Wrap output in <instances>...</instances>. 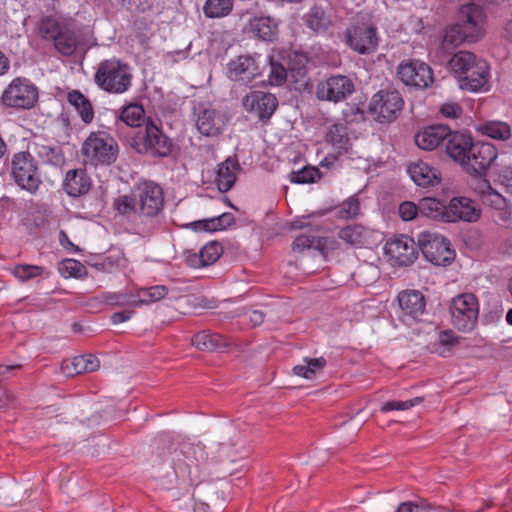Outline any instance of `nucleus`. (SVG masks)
Listing matches in <instances>:
<instances>
[{"label": "nucleus", "mask_w": 512, "mask_h": 512, "mask_svg": "<svg viewBox=\"0 0 512 512\" xmlns=\"http://www.w3.org/2000/svg\"><path fill=\"white\" fill-rule=\"evenodd\" d=\"M15 183L23 190L34 194L42 183L37 164L29 152H19L13 156L11 163Z\"/></svg>", "instance_id": "nucleus-7"}, {"label": "nucleus", "mask_w": 512, "mask_h": 512, "mask_svg": "<svg viewBox=\"0 0 512 512\" xmlns=\"http://www.w3.org/2000/svg\"><path fill=\"white\" fill-rule=\"evenodd\" d=\"M121 5L132 12L145 11L149 7L148 0H118Z\"/></svg>", "instance_id": "nucleus-60"}, {"label": "nucleus", "mask_w": 512, "mask_h": 512, "mask_svg": "<svg viewBox=\"0 0 512 512\" xmlns=\"http://www.w3.org/2000/svg\"><path fill=\"white\" fill-rule=\"evenodd\" d=\"M103 302L113 306H132L137 307L136 295L132 292H106L101 296Z\"/></svg>", "instance_id": "nucleus-49"}, {"label": "nucleus", "mask_w": 512, "mask_h": 512, "mask_svg": "<svg viewBox=\"0 0 512 512\" xmlns=\"http://www.w3.org/2000/svg\"><path fill=\"white\" fill-rule=\"evenodd\" d=\"M450 128L446 125L438 124L423 128L415 135L416 145L422 149L431 151L437 148L442 142H446L449 136Z\"/></svg>", "instance_id": "nucleus-26"}, {"label": "nucleus", "mask_w": 512, "mask_h": 512, "mask_svg": "<svg viewBox=\"0 0 512 512\" xmlns=\"http://www.w3.org/2000/svg\"><path fill=\"white\" fill-rule=\"evenodd\" d=\"M354 90V83L349 77L335 75L318 84L316 96L319 100L337 103L344 101Z\"/></svg>", "instance_id": "nucleus-16"}, {"label": "nucleus", "mask_w": 512, "mask_h": 512, "mask_svg": "<svg viewBox=\"0 0 512 512\" xmlns=\"http://www.w3.org/2000/svg\"><path fill=\"white\" fill-rule=\"evenodd\" d=\"M398 212L402 220L411 221L420 215L419 204L416 205L413 202L405 201L400 204Z\"/></svg>", "instance_id": "nucleus-59"}, {"label": "nucleus", "mask_w": 512, "mask_h": 512, "mask_svg": "<svg viewBox=\"0 0 512 512\" xmlns=\"http://www.w3.org/2000/svg\"><path fill=\"white\" fill-rule=\"evenodd\" d=\"M168 288L164 285H156L147 288H140L136 292L137 307L143 304H151L164 298Z\"/></svg>", "instance_id": "nucleus-44"}, {"label": "nucleus", "mask_w": 512, "mask_h": 512, "mask_svg": "<svg viewBox=\"0 0 512 512\" xmlns=\"http://www.w3.org/2000/svg\"><path fill=\"white\" fill-rule=\"evenodd\" d=\"M320 178V172L315 167H304L301 170L293 171L290 174V179L294 183L305 184L313 183Z\"/></svg>", "instance_id": "nucleus-53"}, {"label": "nucleus", "mask_w": 512, "mask_h": 512, "mask_svg": "<svg viewBox=\"0 0 512 512\" xmlns=\"http://www.w3.org/2000/svg\"><path fill=\"white\" fill-rule=\"evenodd\" d=\"M42 271L43 268L40 266L22 264L14 268V275L22 281H27L40 275Z\"/></svg>", "instance_id": "nucleus-57"}, {"label": "nucleus", "mask_w": 512, "mask_h": 512, "mask_svg": "<svg viewBox=\"0 0 512 512\" xmlns=\"http://www.w3.org/2000/svg\"><path fill=\"white\" fill-rule=\"evenodd\" d=\"M133 311H120L115 312L111 316V321L113 324H119L125 322L131 318Z\"/></svg>", "instance_id": "nucleus-63"}, {"label": "nucleus", "mask_w": 512, "mask_h": 512, "mask_svg": "<svg viewBox=\"0 0 512 512\" xmlns=\"http://www.w3.org/2000/svg\"><path fill=\"white\" fill-rule=\"evenodd\" d=\"M474 144L473 138L464 133L451 132L445 142V151L447 155L455 162L463 166L467 161L470 149Z\"/></svg>", "instance_id": "nucleus-25"}, {"label": "nucleus", "mask_w": 512, "mask_h": 512, "mask_svg": "<svg viewBox=\"0 0 512 512\" xmlns=\"http://www.w3.org/2000/svg\"><path fill=\"white\" fill-rule=\"evenodd\" d=\"M452 325L462 332L473 330L477 324L479 303L472 293H463L451 300L449 306Z\"/></svg>", "instance_id": "nucleus-6"}, {"label": "nucleus", "mask_w": 512, "mask_h": 512, "mask_svg": "<svg viewBox=\"0 0 512 512\" xmlns=\"http://www.w3.org/2000/svg\"><path fill=\"white\" fill-rule=\"evenodd\" d=\"M94 82L107 93H125L132 84L130 67L117 58L105 59L97 67Z\"/></svg>", "instance_id": "nucleus-4"}, {"label": "nucleus", "mask_w": 512, "mask_h": 512, "mask_svg": "<svg viewBox=\"0 0 512 512\" xmlns=\"http://www.w3.org/2000/svg\"><path fill=\"white\" fill-rule=\"evenodd\" d=\"M325 139L339 155L347 153L352 145L347 133V128L343 124L331 125L326 133Z\"/></svg>", "instance_id": "nucleus-36"}, {"label": "nucleus", "mask_w": 512, "mask_h": 512, "mask_svg": "<svg viewBox=\"0 0 512 512\" xmlns=\"http://www.w3.org/2000/svg\"><path fill=\"white\" fill-rule=\"evenodd\" d=\"M197 486L193 492L196 512H209L210 508L221 509L225 499L215 484L206 483Z\"/></svg>", "instance_id": "nucleus-21"}, {"label": "nucleus", "mask_w": 512, "mask_h": 512, "mask_svg": "<svg viewBox=\"0 0 512 512\" xmlns=\"http://www.w3.org/2000/svg\"><path fill=\"white\" fill-rule=\"evenodd\" d=\"M38 101V88L28 78L16 77L5 88L1 103L15 109H31Z\"/></svg>", "instance_id": "nucleus-5"}, {"label": "nucleus", "mask_w": 512, "mask_h": 512, "mask_svg": "<svg viewBox=\"0 0 512 512\" xmlns=\"http://www.w3.org/2000/svg\"><path fill=\"white\" fill-rule=\"evenodd\" d=\"M270 74L269 83L271 85H281L287 77L286 68L278 62L274 56H269Z\"/></svg>", "instance_id": "nucleus-55"}, {"label": "nucleus", "mask_w": 512, "mask_h": 512, "mask_svg": "<svg viewBox=\"0 0 512 512\" xmlns=\"http://www.w3.org/2000/svg\"><path fill=\"white\" fill-rule=\"evenodd\" d=\"M226 122L225 114L213 108H200L197 113V129L202 135L207 137L219 135Z\"/></svg>", "instance_id": "nucleus-23"}, {"label": "nucleus", "mask_w": 512, "mask_h": 512, "mask_svg": "<svg viewBox=\"0 0 512 512\" xmlns=\"http://www.w3.org/2000/svg\"><path fill=\"white\" fill-rule=\"evenodd\" d=\"M398 319L411 326L423 320L426 313V298L419 290L406 289L398 293Z\"/></svg>", "instance_id": "nucleus-11"}, {"label": "nucleus", "mask_w": 512, "mask_h": 512, "mask_svg": "<svg viewBox=\"0 0 512 512\" xmlns=\"http://www.w3.org/2000/svg\"><path fill=\"white\" fill-rule=\"evenodd\" d=\"M449 223L459 221L474 223L481 217V209L475 201L468 197H453L448 203Z\"/></svg>", "instance_id": "nucleus-19"}, {"label": "nucleus", "mask_w": 512, "mask_h": 512, "mask_svg": "<svg viewBox=\"0 0 512 512\" xmlns=\"http://www.w3.org/2000/svg\"><path fill=\"white\" fill-rule=\"evenodd\" d=\"M360 202L357 198H349L335 208L336 216L340 219H350L358 215Z\"/></svg>", "instance_id": "nucleus-52"}, {"label": "nucleus", "mask_w": 512, "mask_h": 512, "mask_svg": "<svg viewBox=\"0 0 512 512\" xmlns=\"http://www.w3.org/2000/svg\"><path fill=\"white\" fill-rule=\"evenodd\" d=\"M475 191L480 196L481 201H483V195L486 194L487 191H495V190L490 186V183L487 180L481 179V180H479V182L475 188Z\"/></svg>", "instance_id": "nucleus-64"}, {"label": "nucleus", "mask_w": 512, "mask_h": 512, "mask_svg": "<svg viewBox=\"0 0 512 512\" xmlns=\"http://www.w3.org/2000/svg\"><path fill=\"white\" fill-rule=\"evenodd\" d=\"M327 364L324 357L303 359V364L296 365L293 373L305 379H313L318 373L322 372Z\"/></svg>", "instance_id": "nucleus-39"}, {"label": "nucleus", "mask_w": 512, "mask_h": 512, "mask_svg": "<svg viewBox=\"0 0 512 512\" xmlns=\"http://www.w3.org/2000/svg\"><path fill=\"white\" fill-rule=\"evenodd\" d=\"M80 152L86 165H111L117 159L118 144L108 132L93 131L82 143Z\"/></svg>", "instance_id": "nucleus-3"}, {"label": "nucleus", "mask_w": 512, "mask_h": 512, "mask_svg": "<svg viewBox=\"0 0 512 512\" xmlns=\"http://www.w3.org/2000/svg\"><path fill=\"white\" fill-rule=\"evenodd\" d=\"M137 203L138 227L142 233H152L160 226L164 208L163 189L152 181L138 183L133 189Z\"/></svg>", "instance_id": "nucleus-1"}, {"label": "nucleus", "mask_w": 512, "mask_h": 512, "mask_svg": "<svg viewBox=\"0 0 512 512\" xmlns=\"http://www.w3.org/2000/svg\"><path fill=\"white\" fill-rule=\"evenodd\" d=\"M62 27L63 23L50 16L42 17L37 24L39 36L44 40H52L53 42L59 35Z\"/></svg>", "instance_id": "nucleus-46"}, {"label": "nucleus", "mask_w": 512, "mask_h": 512, "mask_svg": "<svg viewBox=\"0 0 512 512\" xmlns=\"http://www.w3.org/2000/svg\"><path fill=\"white\" fill-rule=\"evenodd\" d=\"M396 74L404 85L418 89L428 88L434 80L431 67L415 59L402 61L397 67Z\"/></svg>", "instance_id": "nucleus-13"}, {"label": "nucleus", "mask_w": 512, "mask_h": 512, "mask_svg": "<svg viewBox=\"0 0 512 512\" xmlns=\"http://www.w3.org/2000/svg\"><path fill=\"white\" fill-rule=\"evenodd\" d=\"M99 367L100 361L93 354L76 356L72 359L62 361L61 364L63 373L68 377L82 373H91L97 371Z\"/></svg>", "instance_id": "nucleus-30"}, {"label": "nucleus", "mask_w": 512, "mask_h": 512, "mask_svg": "<svg viewBox=\"0 0 512 512\" xmlns=\"http://www.w3.org/2000/svg\"><path fill=\"white\" fill-rule=\"evenodd\" d=\"M191 344L202 351L223 350L230 346V342L227 338L207 330L195 334L191 338Z\"/></svg>", "instance_id": "nucleus-33"}, {"label": "nucleus", "mask_w": 512, "mask_h": 512, "mask_svg": "<svg viewBox=\"0 0 512 512\" xmlns=\"http://www.w3.org/2000/svg\"><path fill=\"white\" fill-rule=\"evenodd\" d=\"M303 21L307 27L315 32L324 31L327 28L328 20L322 9L314 7L304 15Z\"/></svg>", "instance_id": "nucleus-50"}, {"label": "nucleus", "mask_w": 512, "mask_h": 512, "mask_svg": "<svg viewBox=\"0 0 512 512\" xmlns=\"http://www.w3.org/2000/svg\"><path fill=\"white\" fill-rule=\"evenodd\" d=\"M248 31L263 41L272 42L278 35V23L270 16L253 17L248 22Z\"/></svg>", "instance_id": "nucleus-32"}, {"label": "nucleus", "mask_w": 512, "mask_h": 512, "mask_svg": "<svg viewBox=\"0 0 512 512\" xmlns=\"http://www.w3.org/2000/svg\"><path fill=\"white\" fill-rule=\"evenodd\" d=\"M223 252L222 246L218 242H209L201 250V257L204 265L208 266L215 263Z\"/></svg>", "instance_id": "nucleus-56"}, {"label": "nucleus", "mask_w": 512, "mask_h": 512, "mask_svg": "<svg viewBox=\"0 0 512 512\" xmlns=\"http://www.w3.org/2000/svg\"><path fill=\"white\" fill-rule=\"evenodd\" d=\"M408 173L415 184L421 187L436 186L441 181L439 170L423 161L411 163Z\"/></svg>", "instance_id": "nucleus-31"}, {"label": "nucleus", "mask_w": 512, "mask_h": 512, "mask_svg": "<svg viewBox=\"0 0 512 512\" xmlns=\"http://www.w3.org/2000/svg\"><path fill=\"white\" fill-rule=\"evenodd\" d=\"M113 208L122 216L131 219L138 226L137 203L133 191L130 195H121L114 199Z\"/></svg>", "instance_id": "nucleus-40"}, {"label": "nucleus", "mask_w": 512, "mask_h": 512, "mask_svg": "<svg viewBox=\"0 0 512 512\" xmlns=\"http://www.w3.org/2000/svg\"><path fill=\"white\" fill-rule=\"evenodd\" d=\"M422 400L423 399L421 397H416L415 399L407 401H388L381 406L380 410L382 412H389L393 410H408L421 403Z\"/></svg>", "instance_id": "nucleus-58"}, {"label": "nucleus", "mask_w": 512, "mask_h": 512, "mask_svg": "<svg viewBox=\"0 0 512 512\" xmlns=\"http://www.w3.org/2000/svg\"><path fill=\"white\" fill-rule=\"evenodd\" d=\"M234 221L235 218L231 213H223L217 217L192 222L189 226L195 231L215 232L233 225Z\"/></svg>", "instance_id": "nucleus-37"}, {"label": "nucleus", "mask_w": 512, "mask_h": 512, "mask_svg": "<svg viewBox=\"0 0 512 512\" xmlns=\"http://www.w3.org/2000/svg\"><path fill=\"white\" fill-rule=\"evenodd\" d=\"M310 248L324 253L327 249V238L301 234L293 241V250L295 251H303Z\"/></svg>", "instance_id": "nucleus-47"}, {"label": "nucleus", "mask_w": 512, "mask_h": 512, "mask_svg": "<svg viewBox=\"0 0 512 512\" xmlns=\"http://www.w3.org/2000/svg\"><path fill=\"white\" fill-rule=\"evenodd\" d=\"M206 460L204 445L182 442L179 449L174 450L173 469L176 477L186 485L200 482Z\"/></svg>", "instance_id": "nucleus-2"}, {"label": "nucleus", "mask_w": 512, "mask_h": 512, "mask_svg": "<svg viewBox=\"0 0 512 512\" xmlns=\"http://www.w3.org/2000/svg\"><path fill=\"white\" fill-rule=\"evenodd\" d=\"M133 141L139 153H150L153 156H167L172 148L171 140L153 123L138 130Z\"/></svg>", "instance_id": "nucleus-9"}, {"label": "nucleus", "mask_w": 512, "mask_h": 512, "mask_svg": "<svg viewBox=\"0 0 512 512\" xmlns=\"http://www.w3.org/2000/svg\"><path fill=\"white\" fill-rule=\"evenodd\" d=\"M440 112L447 118L455 119L462 114V108L455 103H446L441 106Z\"/></svg>", "instance_id": "nucleus-61"}, {"label": "nucleus", "mask_w": 512, "mask_h": 512, "mask_svg": "<svg viewBox=\"0 0 512 512\" xmlns=\"http://www.w3.org/2000/svg\"><path fill=\"white\" fill-rule=\"evenodd\" d=\"M482 203L493 209L492 217L494 222L507 228L512 226V211L510 203L500 193L496 190L487 191L486 194L483 195Z\"/></svg>", "instance_id": "nucleus-24"}, {"label": "nucleus", "mask_w": 512, "mask_h": 512, "mask_svg": "<svg viewBox=\"0 0 512 512\" xmlns=\"http://www.w3.org/2000/svg\"><path fill=\"white\" fill-rule=\"evenodd\" d=\"M488 64L480 59L459 78L460 87L470 91H479L488 81Z\"/></svg>", "instance_id": "nucleus-28"}, {"label": "nucleus", "mask_w": 512, "mask_h": 512, "mask_svg": "<svg viewBox=\"0 0 512 512\" xmlns=\"http://www.w3.org/2000/svg\"><path fill=\"white\" fill-rule=\"evenodd\" d=\"M241 166L236 156L228 157L218 165L215 183L221 192L229 191L235 184Z\"/></svg>", "instance_id": "nucleus-29"}, {"label": "nucleus", "mask_w": 512, "mask_h": 512, "mask_svg": "<svg viewBox=\"0 0 512 512\" xmlns=\"http://www.w3.org/2000/svg\"><path fill=\"white\" fill-rule=\"evenodd\" d=\"M92 181L85 169L67 171L63 181L65 192L72 197L85 195L91 189Z\"/></svg>", "instance_id": "nucleus-27"}, {"label": "nucleus", "mask_w": 512, "mask_h": 512, "mask_svg": "<svg viewBox=\"0 0 512 512\" xmlns=\"http://www.w3.org/2000/svg\"><path fill=\"white\" fill-rule=\"evenodd\" d=\"M67 102L75 109L79 117L85 124H90L94 119V108L89 100L81 91L72 90L67 93Z\"/></svg>", "instance_id": "nucleus-34"}, {"label": "nucleus", "mask_w": 512, "mask_h": 512, "mask_svg": "<svg viewBox=\"0 0 512 512\" xmlns=\"http://www.w3.org/2000/svg\"><path fill=\"white\" fill-rule=\"evenodd\" d=\"M478 130L496 140H507L511 136L510 126L502 121H488L480 125Z\"/></svg>", "instance_id": "nucleus-43"}, {"label": "nucleus", "mask_w": 512, "mask_h": 512, "mask_svg": "<svg viewBox=\"0 0 512 512\" xmlns=\"http://www.w3.org/2000/svg\"><path fill=\"white\" fill-rule=\"evenodd\" d=\"M418 244L407 235H400L388 241L385 245V253L399 266L412 264L418 257Z\"/></svg>", "instance_id": "nucleus-18"}, {"label": "nucleus", "mask_w": 512, "mask_h": 512, "mask_svg": "<svg viewBox=\"0 0 512 512\" xmlns=\"http://www.w3.org/2000/svg\"><path fill=\"white\" fill-rule=\"evenodd\" d=\"M345 42L358 54H372L379 45L377 27L369 23L351 25L345 31Z\"/></svg>", "instance_id": "nucleus-10"}, {"label": "nucleus", "mask_w": 512, "mask_h": 512, "mask_svg": "<svg viewBox=\"0 0 512 512\" xmlns=\"http://www.w3.org/2000/svg\"><path fill=\"white\" fill-rule=\"evenodd\" d=\"M261 75L256 59L249 55H241L228 64V77L237 82L248 84Z\"/></svg>", "instance_id": "nucleus-22"}, {"label": "nucleus", "mask_w": 512, "mask_h": 512, "mask_svg": "<svg viewBox=\"0 0 512 512\" xmlns=\"http://www.w3.org/2000/svg\"><path fill=\"white\" fill-rule=\"evenodd\" d=\"M467 161H464V170L474 176H482L497 157L495 147L490 143L474 142L470 149Z\"/></svg>", "instance_id": "nucleus-17"}, {"label": "nucleus", "mask_w": 512, "mask_h": 512, "mask_svg": "<svg viewBox=\"0 0 512 512\" xmlns=\"http://www.w3.org/2000/svg\"><path fill=\"white\" fill-rule=\"evenodd\" d=\"M243 106L249 112H254L259 119H270L278 106L277 98L263 91H253L243 98Z\"/></svg>", "instance_id": "nucleus-20"}, {"label": "nucleus", "mask_w": 512, "mask_h": 512, "mask_svg": "<svg viewBox=\"0 0 512 512\" xmlns=\"http://www.w3.org/2000/svg\"><path fill=\"white\" fill-rule=\"evenodd\" d=\"M404 101L397 90L383 89L373 95L369 110L380 122L394 121L403 108Z\"/></svg>", "instance_id": "nucleus-12"}, {"label": "nucleus", "mask_w": 512, "mask_h": 512, "mask_svg": "<svg viewBox=\"0 0 512 512\" xmlns=\"http://www.w3.org/2000/svg\"><path fill=\"white\" fill-rule=\"evenodd\" d=\"M418 247L423 256L434 265H448L455 257V252L451 249L449 240L436 233L421 232L418 235Z\"/></svg>", "instance_id": "nucleus-8"}, {"label": "nucleus", "mask_w": 512, "mask_h": 512, "mask_svg": "<svg viewBox=\"0 0 512 512\" xmlns=\"http://www.w3.org/2000/svg\"><path fill=\"white\" fill-rule=\"evenodd\" d=\"M458 343L457 337L451 331H442L439 334V344L442 346H453Z\"/></svg>", "instance_id": "nucleus-62"}, {"label": "nucleus", "mask_w": 512, "mask_h": 512, "mask_svg": "<svg viewBox=\"0 0 512 512\" xmlns=\"http://www.w3.org/2000/svg\"><path fill=\"white\" fill-rule=\"evenodd\" d=\"M464 41L468 42V35L462 30V28H460L457 23H455L445 30L441 43V49L443 51L449 52Z\"/></svg>", "instance_id": "nucleus-42"}, {"label": "nucleus", "mask_w": 512, "mask_h": 512, "mask_svg": "<svg viewBox=\"0 0 512 512\" xmlns=\"http://www.w3.org/2000/svg\"><path fill=\"white\" fill-rule=\"evenodd\" d=\"M85 269L80 261L74 259H65L59 264V272L66 278L81 277Z\"/></svg>", "instance_id": "nucleus-54"}, {"label": "nucleus", "mask_w": 512, "mask_h": 512, "mask_svg": "<svg viewBox=\"0 0 512 512\" xmlns=\"http://www.w3.org/2000/svg\"><path fill=\"white\" fill-rule=\"evenodd\" d=\"M448 204L436 198L425 197L419 201L420 215L433 220L449 223Z\"/></svg>", "instance_id": "nucleus-35"}, {"label": "nucleus", "mask_w": 512, "mask_h": 512, "mask_svg": "<svg viewBox=\"0 0 512 512\" xmlns=\"http://www.w3.org/2000/svg\"><path fill=\"white\" fill-rule=\"evenodd\" d=\"M34 151L39 158L49 164L58 165L63 160L62 154L57 147L45 144H35Z\"/></svg>", "instance_id": "nucleus-51"}, {"label": "nucleus", "mask_w": 512, "mask_h": 512, "mask_svg": "<svg viewBox=\"0 0 512 512\" xmlns=\"http://www.w3.org/2000/svg\"><path fill=\"white\" fill-rule=\"evenodd\" d=\"M55 49L63 56H71L87 46V36L83 28L71 23H63L59 35L53 43Z\"/></svg>", "instance_id": "nucleus-15"}, {"label": "nucleus", "mask_w": 512, "mask_h": 512, "mask_svg": "<svg viewBox=\"0 0 512 512\" xmlns=\"http://www.w3.org/2000/svg\"><path fill=\"white\" fill-rule=\"evenodd\" d=\"M234 7V0H206L203 6L207 18H223L228 16Z\"/></svg>", "instance_id": "nucleus-41"}, {"label": "nucleus", "mask_w": 512, "mask_h": 512, "mask_svg": "<svg viewBox=\"0 0 512 512\" xmlns=\"http://www.w3.org/2000/svg\"><path fill=\"white\" fill-rule=\"evenodd\" d=\"M366 234L367 230L365 227L359 224H354L342 228L339 231L338 236L350 245H360L364 243Z\"/></svg>", "instance_id": "nucleus-48"}, {"label": "nucleus", "mask_w": 512, "mask_h": 512, "mask_svg": "<svg viewBox=\"0 0 512 512\" xmlns=\"http://www.w3.org/2000/svg\"><path fill=\"white\" fill-rule=\"evenodd\" d=\"M485 21L484 9L470 3L460 7L456 23L468 35V42H477L485 35Z\"/></svg>", "instance_id": "nucleus-14"}, {"label": "nucleus", "mask_w": 512, "mask_h": 512, "mask_svg": "<svg viewBox=\"0 0 512 512\" xmlns=\"http://www.w3.org/2000/svg\"><path fill=\"white\" fill-rule=\"evenodd\" d=\"M479 60L480 59H478L473 53L469 51H459L455 53L450 59L448 62V67L459 79L472 65L476 64Z\"/></svg>", "instance_id": "nucleus-38"}, {"label": "nucleus", "mask_w": 512, "mask_h": 512, "mask_svg": "<svg viewBox=\"0 0 512 512\" xmlns=\"http://www.w3.org/2000/svg\"><path fill=\"white\" fill-rule=\"evenodd\" d=\"M144 116L145 112L142 106L131 104L122 110L119 121L121 124L140 130L143 128L141 122L144 121Z\"/></svg>", "instance_id": "nucleus-45"}]
</instances>
